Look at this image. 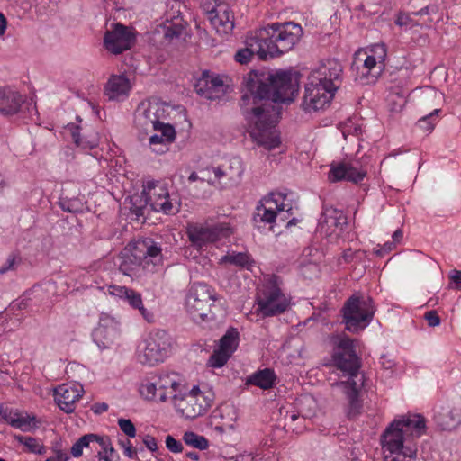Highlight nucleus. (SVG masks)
<instances>
[{"instance_id": "obj_1", "label": "nucleus", "mask_w": 461, "mask_h": 461, "mask_svg": "<svg viewBox=\"0 0 461 461\" xmlns=\"http://www.w3.org/2000/svg\"><path fill=\"white\" fill-rule=\"evenodd\" d=\"M295 74L276 71L267 75L250 73L240 98V108L249 122V133L260 147L271 150L281 143L275 125L281 103H290L298 92Z\"/></svg>"}, {"instance_id": "obj_2", "label": "nucleus", "mask_w": 461, "mask_h": 461, "mask_svg": "<svg viewBox=\"0 0 461 461\" xmlns=\"http://www.w3.org/2000/svg\"><path fill=\"white\" fill-rule=\"evenodd\" d=\"M425 431L426 420L420 414L393 420L381 437L384 461H413L418 451L416 440Z\"/></svg>"}, {"instance_id": "obj_3", "label": "nucleus", "mask_w": 461, "mask_h": 461, "mask_svg": "<svg viewBox=\"0 0 461 461\" xmlns=\"http://www.w3.org/2000/svg\"><path fill=\"white\" fill-rule=\"evenodd\" d=\"M331 340L333 366L347 377V380L342 381L340 384L344 386L348 400V415L355 417L362 407L358 393L364 384V375L359 373L360 359L355 348L357 341L346 334L333 336Z\"/></svg>"}, {"instance_id": "obj_4", "label": "nucleus", "mask_w": 461, "mask_h": 461, "mask_svg": "<svg viewBox=\"0 0 461 461\" xmlns=\"http://www.w3.org/2000/svg\"><path fill=\"white\" fill-rule=\"evenodd\" d=\"M120 271L131 277L140 276L142 271L154 272L163 262L162 249L150 239L138 240L121 254Z\"/></svg>"}, {"instance_id": "obj_5", "label": "nucleus", "mask_w": 461, "mask_h": 461, "mask_svg": "<svg viewBox=\"0 0 461 461\" xmlns=\"http://www.w3.org/2000/svg\"><path fill=\"white\" fill-rule=\"evenodd\" d=\"M269 58L283 54L296 44L303 35L302 27L295 23H272L257 31Z\"/></svg>"}, {"instance_id": "obj_6", "label": "nucleus", "mask_w": 461, "mask_h": 461, "mask_svg": "<svg viewBox=\"0 0 461 461\" xmlns=\"http://www.w3.org/2000/svg\"><path fill=\"white\" fill-rule=\"evenodd\" d=\"M386 54V47L383 43L357 51L351 66L356 70V80L363 85L375 83L384 68Z\"/></svg>"}, {"instance_id": "obj_7", "label": "nucleus", "mask_w": 461, "mask_h": 461, "mask_svg": "<svg viewBox=\"0 0 461 461\" xmlns=\"http://www.w3.org/2000/svg\"><path fill=\"white\" fill-rule=\"evenodd\" d=\"M341 312L346 330L357 332L372 321L375 306L371 297L354 294L345 302Z\"/></svg>"}, {"instance_id": "obj_8", "label": "nucleus", "mask_w": 461, "mask_h": 461, "mask_svg": "<svg viewBox=\"0 0 461 461\" xmlns=\"http://www.w3.org/2000/svg\"><path fill=\"white\" fill-rule=\"evenodd\" d=\"M216 300L217 294L211 286L203 283L194 284L186 296V310L195 322L207 321L212 319L211 307Z\"/></svg>"}, {"instance_id": "obj_9", "label": "nucleus", "mask_w": 461, "mask_h": 461, "mask_svg": "<svg viewBox=\"0 0 461 461\" xmlns=\"http://www.w3.org/2000/svg\"><path fill=\"white\" fill-rule=\"evenodd\" d=\"M277 279L273 276L258 294L257 312L264 318L279 315L289 307L290 301L279 288Z\"/></svg>"}, {"instance_id": "obj_10", "label": "nucleus", "mask_w": 461, "mask_h": 461, "mask_svg": "<svg viewBox=\"0 0 461 461\" xmlns=\"http://www.w3.org/2000/svg\"><path fill=\"white\" fill-rule=\"evenodd\" d=\"M213 400L214 393L212 390L195 385L185 395L176 398L174 404L184 417L193 420L205 414Z\"/></svg>"}, {"instance_id": "obj_11", "label": "nucleus", "mask_w": 461, "mask_h": 461, "mask_svg": "<svg viewBox=\"0 0 461 461\" xmlns=\"http://www.w3.org/2000/svg\"><path fill=\"white\" fill-rule=\"evenodd\" d=\"M171 338L164 330H156L149 333L145 346L138 353V360L143 365L154 366L162 362L169 354Z\"/></svg>"}, {"instance_id": "obj_12", "label": "nucleus", "mask_w": 461, "mask_h": 461, "mask_svg": "<svg viewBox=\"0 0 461 461\" xmlns=\"http://www.w3.org/2000/svg\"><path fill=\"white\" fill-rule=\"evenodd\" d=\"M166 119V106L158 100L153 99L140 103L134 113L135 127L143 131L146 135L151 133L153 130L158 129Z\"/></svg>"}, {"instance_id": "obj_13", "label": "nucleus", "mask_w": 461, "mask_h": 461, "mask_svg": "<svg viewBox=\"0 0 461 461\" xmlns=\"http://www.w3.org/2000/svg\"><path fill=\"white\" fill-rule=\"evenodd\" d=\"M186 234L191 245L197 249H202L209 243L229 237L231 230L227 223H217L212 226L193 224L187 227Z\"/></svg>"}, {"instance_id": "obj_14", "label": "nucleus", "mask_w": 461, "mask_h": 461, "mask_svg": "<svg viewBox=\"0 0 461 461\" xmlns=\"http://www.w3.org/2000/svg\"><path fill=\"white\" fill-rule=\"evenodd\" d=\"M214 179L208 178L211 185L218 182L222 186H233L238 185L244 173V165L240 157H232L224 160L220 166L212 167Z\"/></svg>"}, {"instance_id": "obj_15", "label": "nucleus", "mask_w": 461, "mask_h": 461, "mask_svg": "<svg viewBox=\"0 0 461 461\" xmlns=\"http://www.w3.org/2000/svg\"><path fill=\"white\" fill-rule=\"evenodd\" d=\"M285 195L281 193H271L270 195L264 199V202L258 205L256 212L253 216V221L258 228H261V224H269V230L275 231L274 223L278 216L276 210L285 209Z\"/></svg>"}, {"instance_id": "obj_16", "label": "nucleus", "mask_w": 461, "mask_h": 461, "mask_svg": "<svg viewBox=\"0 0 461 461\" xmlns=\"http://www.w3.org/2000/svg\"><path fill=\"white\" fill-rule=\"evenodd\" d=\"M240 342V333L235 328H229L219 340L218 348L208 359V365L214 368L222 367L236 351Z\"/></svg>"}, {"instance_id": "obj_17", "label": "nucleus", "mask_w": 461, "mask_h": 461, "mask_svg": "<svg viewBox=\"0 0 461 461\" xmlns=\"http://www.w3.org/2000/svg\"><path fill=\"white\" fill-rule=\"evenodd\" d=\"M135 42V34L127 26L115 23L112 30L105 32L104 44L113 54H121L130 50Z\"/></svg>"}, {"instance_id": "obj_18", "label": "nucleus", "mask_w": 461, "mask_h": 461, "mask_svg": "<svg viewBox=\"0 0 461 461\" xmlns=\"http://www.w3.org/2000/svg\"><path fill=\"white\" fill-rule=\"evenodd\" d=\"M335 92L322 83L313 82L312 77H309V82L305 86L303 96L304 109L308 111L323 109L330 103Z\"/></svg>"}, {"instance_id": "obj_19", "label": "nucleus", "mask_w": 461, "mask_h": 461, "mask_svg": "<svg viewBox=\"0 0 461 461\" xmlns=\"http://www.w3.org/2000/svg\"><path fill=\"white\" fill-rule=\"evenodd\" d=\"M366 173L356 160L341 161L330 165L328 178L330 182L345 180L358 184L365 178Z\"/></svg>"}, {"instance_id": "obj_20", "label": "nucleus", "mask_w": 461, "mask_h": 461, "mask_svg": "<svg viewBox=\"0 0 461 461\" xmlns=\"http://www.w3.org/2000/svg\"><path fill=\"white\" fill-rule=\"evenodd\" d=\"M341 64L336 59H328L312 71L310 77L313 82L318 81L337 91L341 83Z\"/></svg>"}, {"instance_id": "obj_21", "label": "nucleus", "mask_w": 461, "mask_h": 461, "mask_svg": "<svg viewBox=\"0 0 461 461\" xmlns=\"http://www.w3.org/2000/svg\"><path fill=\"white\" fill-rule=\"evenodd\" d=\"M346 224L347 217L342 211L333 207L325 208L319 221L318 230L325 237H339Z\"/></svg>"}, {"instance_id": "obj_22", "label": "nucleus", "mask_w": 461, "mask_h": 461, "mask_svg": "<svg viewBox=\"0 0 461 461\" xmlns=\"http://www.w3.org/2000/svg\"><path fill=\"white\" fill-rule=\"evenodd\" d=\"M107 293L112 296L125 300L133 309H138L143 319L149 323L154 322L155 316L152 312L144 307L140 293L126 286L116 285H109Z\"/></svg>"}, {"instance_id": "obj_23", "label": "nucleus", "mask_w": 461, "mask_h": 461, "mask_svg": "<svg viewBox=\"0 0 461 461\" xmlns=\"http://www.w3.org/2000/svg\"><path fill=\"white\" fill-rule=\"evenodd\" d=\"M119 323L113 319L104 317L93 332L94 341L101 348H109L120 337Z\"/></svg>"}, {"instance_id": "obj_24", "label": "nucleus", "mask_w": 461, "mask_h": 461, "mask_svg": "<svg viewBox=\"0 0 461 461\" xmlns=\"http://www.w3.org/2000/svg\"><path fill=\"white\" fill-rule=\"evenodd\" d=\"M207 3H203V8L207 12L208 20L217 33L221 35L229 34L234 28V17L228 5H219L218 8L206 7Z\"/></svg>"}, {"instance_id": "obj_25", "label": "nucleus", "mask_w": 461, "mask_h": 461, "mask_svg": "<svg viewBox=\"0 0 461 461\" xmlns=\"http://www.w3.org/2000/svg\"><path fill=\"white\" fill-rule=\"evenodd\" d=\"M83 393L82 385L77 384H63L55 389V402L65 412L70 413L75 409V402L80 399Z\"/></svg>"}, {"instance_id": "obj_26", "label": "nucleus", "mask_w": 461, "mask_h": 461, "mask_svg": "<svg viewBox=\"0 0 461 461\" xmlns=\"http://www.w3.org/2000/svg\"><path fill=\"white\" fill-rule=\"evenodd\" d=\"M245 45V48L239 50L235 54V60L240 64H247L255 54L260 59H267L269 58L262 41H259L257 31L248 34Z\"/></svg>"}, {"instance_id": "obj_27", "label": "nucleus", "mask_w": 461, "mask_h": 461, "mask_svg": "<svg viewBox=\"0 0 461 461\" xmlns=\"http://www.w3.org/2000/svg\"><path fill=\"white\" fill-rule=\"evenodd\" d=\"M158 399L160 402H166L172 398L174 402L179 396L176 393L181 391L182 380L176 373H162L158 380Z\"/></svg>"}, {"instance_id": "obj_28", "label": "nucleus", "mask_w": 461, "mask_h": 461, "mask_svg": "<svg viewBox=\"0 0 461 461\" xmlns=\"http://www.w3.org/2000/svg\"><path fill=\"white\" fill-rule=\"evenodd\" d=\"M167 194H169L168 191L163 185H160L158 182L149 181L144 185L141 196L140 197V202L143 199L145 204L137 206L134 203L133 206L131 207V211L137 216H143L148 204L150 206L155 200L160 199L163 196H167Z\"/></svg>"}, {"instance_id": "obj_29", "label": "nucleus", "mask_w": 461, "mask_h": 461, "mask_svg": "<svg viewBox=\"0 0 461 461\" xmlns=\"http://www.w3.org/2000/svg\"><path fill=\"white\" fill-rule=\"evenodd\" d=\"M24 97L11 87H0V114L12 116L19 113Z\"/></svg>"}, {"instance_id": "obj_30", "label": "nucleus", "mask_w": 461, "mask_h": 461, "mask_svg": "<svg viewBox=\"0 0 461 461\" xmlns=\"http://www.w3.org/2000/svg\"><path fill=\"white\" fill-rule=\"evenodd\" d=\"M131 83L124 76H112L105 86V95L109 100H121L128 96Z\"/></svg>"}, {"instance_id": "obj_31", "label": "nucleus", "mask_w": 461, "mask_h": 461, "mask_svg": "<svg viewBox=\"0 0 461 461\" xmlns=\"http://www.w3.org/2000/svg\"><path fill=\"white\" fill-rule=\"evenodd\" d=\"M153 131H159L160 134H153L149 137V144L153 146L156 153H164L167 149L166 145L171 143L176 137V131L172 125L166 124L158 127Z\"/></svg>"}, {"instance_id": "obj_32", "label": "nucleus", "mask_w": 461, "mask_h": 461, "mask_svg": "<svg viewBox=\"0 0 461 461\" xmlns=\"http://www.w3.org/2000/svg\"><path fill=\"white\" fill-rule=\"evenodd\" d=\"M435 420L443 430H451L461 425V417L455 405L450 409H442L435 415Z\"/></svg>"}, {"instance_id": "obj_33", "label": "nucleus", "mask_w": 461, "mask_h": 461, "mask_svg": "<svg viewBox=\"0 0 461 461\" xmlns=\"http://www.w3.org/2000/svg\"><path fill=\"white\" fill-rule=\"evenodd\" d=\"M276 376L270 368L258 370L247 378V384L258 386L263 390H267L275 385Z\"/></svg>"}, {"instance_id": "obj_34", "label": "nucleus", "mask_w": 461, "mask_h": 461, "mask_svg": "<svg viewBox=\"0 0 461 461\" xmlns=\"http://www.w3.org/2000/svg\"><path fill=\"white\" fill-rule=\"evenodd\" d=\"M67 131L70 132L71 138L77 147L82 149H92L98 145L97 133L81 136L79 127L74 124H68Z\"/></svg>"}, {"instance_id": "obj_35", "label": "nucleus", "mask_w": 461, "mask_h": 461, "mask_svg": "<svg viewBox=\"0 0 461 461\" xmlns=\"http://www.w3.org/2000/svg\"><path fill=\"white\" fill-rule=\"evenodd\" d=\"M409 90L401 86L391 87L387 95V104L393 113H400L407 103Z\"/></svg>"}, {"instance_id": "obj_36", "label": "nucleus", "mask_w": 461, "mask_h": 461, "mask_svg": "<svg viewBox=\"0 0 461 461\" xmlns=\"http://www.w3.org/2000/svg\"><path fill=\"white\" fill-rule=\"evenodd\" d=\"M214 86L221 87V79L219 77H211L208 72H203L202 77L195 84V90L201 96L212 97L209 90Z\"/></svg>"}, {"instance_id": "obj_37", "label": "nucleus", "mask_w": 461, "mask_h": 461, "mask_svg": "<svg viewBox=\"0 0 461 461\" xmlns=\"http://www.w3.org/2000/svg\"><path fill=\"white\" fill-rule=\"evenodd\" d=\"M150 208L155 212H162L165 214H175L179 211V204L176 202H173L169 194H167V196L155 200L151 203Z\"/></svg>"}, {"instance_id": "obj_38", "label": "nucleus", "mask_w": 461, "mask_h": 461, "mask_svg": "<svg viewBox=\"0 0 461 461\" xmlns=\"http://www.w3.org/2000/svg\"><path fill=\"white\" fill-rule=\"evenodd\" d=\"M253 261L247 253L229 252L221 258V263H229L241 267H249Z\"/></svg>"}, {"instance_id": "obj_39", "label": "nucleus", "mask_w": 461, "mask_h": 461, "mask_svg": "<svg viewBox=\"0 0 461 461\" xmlns=\"http://www.w3.org/2000/svg\"><path fill=\"white\" fill-rule=\"evenodd\" d=\"M184 442L193 447L200 450H204L208 447V440L201 435H198L193 431H186L183 436Z\"/></svg>"}, {"instance_id": "obj_40", "label": "nucleus", "mask_w": 461, "mask_h": 461, "mask_svg": "<svg viewBox=\"0 0 461 461\" xmlns=\"http://www.w3.org/2000/svg\"><path fill=\"white\" fill-rule=\"evenodd\" d=\"M298 405H299V411H298V413H293L290 416L291 420L295 421L297 419H299L300 416L303 419H310L313 415V411H312L310 409L306 411L303 408L304 405L309 406V407H311L312 405H313V406L315 405V402L312 398L307 397V396L303 397L299 400Z\"/></svg>"}, {"instance_id": "obj_41", "label": "nucleus", "mask_w": 461, "mask_h": 461, "mask_svg": "<svg viewBox=\"0 0 461 461\" xmlns=\"http://www.w3.org/2000/svg\"><path fill=\"white\" fill-rule=\"evenodd\" d=\"M15 438L18 442L24 445L30 452L40 455L44 453V447L37 438L27 436H16Z\"/></svg>"}, {"instance_id": "obj_42", "label": "nucleus", "mask_w": 461, "mask_h": 461, "mask_svg": "<svg viewBox=\"0 0 461 461\" xmlns=\"http://www.w3.org/2000/svg\"><path fill=\"white\" fill-rule=\"evenodd\" d=\"M93 439H95V434H86L81 437L71 447V455L75 457L82 456L83 448L89 447Z\"/></svg>"}, {"instance_id": "obj_43", "label": "nucleus", "mask_w": 461, "mask_h": 461, "mask_svg": "<svg viewBox=\"0 0 461 461\" xmlns=\"http://www.w3.org/2000/svg\"><path fill=\"white\" fill-rule=\"evenodd\" d=\"M140 393L147 400L157 399L158 394V382L147 381L141 384L140 387Z\"/></svg>"}, {"instance_id": "obj_44", "label": "nucleus", "mask_w": 461, "mask_h": 461, "mask_svg": "<svg viewBox=\"0 0 461 461\" xmlns=\"http://www.w3.org/2000/svg\"><path fill=\"white\" fill-rule=\"evenodd\" d=\"M439 111L440 109H434L429 114L420 118L417 122L418 127L425 131L430 132L435 126V123L433 122L434 117L438 115Z\"/></svg>"}, {"instance_id": "obj_45", "label": "nucleus", "mask_w": 461, "mask_h": 461, "mask_svg": "<svg viewBox=\"0 0 461 461\" xmlns=\"http://www.w3.org/2000/svg\"><path fill=\"white\" fill-rule=\"evenodd\" d=\"M92 444H97L101 447L102 455L110 453L111 455L115 454V450L112 446V442L109 437L107 436H97L95 435V439H93Z\"/></svg>"}, {"instance_id": "obj_46", "label": "nucleus", "mask_w": 461, "mask_h": 461, "mask_svg": "<svg viewBox=\"0 0 461 461\" xmlns=\"http://www.w3.org/2000/svg\"><path fill=\"white\" fill-rule=\"evenodd\" d=\"M395 24L400 27L413 28L418 26L419 23L413 20L411 14L400 12L397 14Z\"/></svg>"}, {"instance_id": "obj_47", "label": "nucleus", "mask_w": 461, "mask_h": 461, "mask_svg": "<svg viewBox=\"0 0 461 461\" xmlns=\"http://www.w3.org/2000/svg\"><path fill=\"white\" fill-rule=\"evenodd\" d=\"M118 426L129 438H134L136 436V428L131 420L121 418L118 420Z\"/></svg>"}, {"instance_id": "obj_48", "label": "nucleus", "mask_w": 461, "mask_h": 461, "mask_svg": "<svg viewBox=\"0 0 461 461\" xmlns=\"http://www.w3.org/2000/svg\"><path fill=\"white\" fill-rule=\"evenodd\" d=\"M31 426V420L28 416L16 414L14 420H12V427L26 430Z\"/></svg>"}, {"instance_id": "obj_49", "label": "nucleus", "mask_w": 461, "mask_h": 461, "mask_svg": "<svg viewBox=\"0 0 461 461\" xmlns=\"http://www.w3.org/2000/svg\"><path fill=\"white\" fill-rule=\"evenodd\" d=\"M166 447L173 453H180L183 450V446L180 441L176 440L174 437L168 435L166 437Z\"/></svg>"}, {"instance_id": "obj_50", "label": "nucleus", "mask_w": 461, "mask_h": 461, "mask_svg": "<svg viewBox=\"0 0 461 461\" xmlns=\"http://www.w3.org/2000/svg\"><path fill=\"white\" fill-rule=\"evenodd\" d=\"M424 319L427 321L429 327H437L440 324V318L435 310L427 312L424 314Z\"/></svg>"}, {"instance_id": "obj_51", "label": "nucleus", "mask_w": 461, "mask_h": 461, "mask_svg": "<svg viewBox=\"0 0 461 461\" xmlns=\"http://www.w3.org/2000/svg\"><path fill=\"white\" fill-rule=\"evenodd\" d=\"M142 441L144 443V445L146 446V447L148 449H149L151 452H155L158 450V444H157V440L154 437L152 436H149V435H145L142 438Z\"/></svg>"}, {"instance_id": "obj_52", "label": "nucleus", "mask_w": 461, "mask_h": 461, "mask_svg": "<svg viewBox=\"0 0 461 461\" xmlns=\"http://www.w3.org/2000/svg\"><path fill=\"white\" fill-rule=\"evenodd\" d=\"M209 93L212 94V97H206L209 100H216L220 99L225 93L223 81L221 80V87L214 86L212 87V90H209Z\"/></svg>"}, {"instance_id": "obj_53", "label": "nucleus", "mask_w": 461, "mask_h": 461, "mask_svg": "<svg viewBox=\"0 0 461 461\" xmlns=\"http://www.w3.org/2000/svg\"><path fill=\"white\" fill-rule=\"evenodd\" d=\"M15 262V258L13 256H9L8 258L6 259V262L0 267V274L3 275L7 271L14 269Z\"/></svg>"}, {"instance_id": "obj_54", "label": "nucleus", "mask_w": 461, "mask_h": 461, "mask_svg": "<svg viewBox=\"0 0 461 461\" xmlns=\"http://www.w3.org/2000/svg\"><path fill=\"white\" fill-rule=\"evenodd\" d=\"M377 247H379V248L374 249V252L377 256L383 257L384 255L389 253L393 249L394 245L393 242H388V243H385L383 247H380L379 245Z\"/></svg>"}, {"instance_id": "obj_55", "label": "nucleus", "mask_w": 461, "mask_h": 461, "mask_svg": "<svg viewBox=\"0 0 461 461\" xmlns=\"http://www.w3.org/2000/svg\"><path fill=\"white\" fill-rule=\"evenodd\" d=\"M438 12V8L436 5H427L423 8H421L420 11L412 13L415 16H421V15H429L431 14H436Z\"/></svg>"}, {"instance_id": "obj_56", "label": "nucleus", "mask_w": 461, "mask_h": 461, "mask_svg": "<svg viewBox=\"0 0 461 461\" xmlns=\"http://www.w3.org/2000/svg\"><path fill=\"white\" fill-rule=\"evenodd\" d=\"M17 412H13L9 411L8 409H1L0 410V415L1 417L12 426V420H14L16 417Z\"/></svg>"}, {"instance_id": "obj_57", "label": "nucleus", "mask_w": 461, "mask_h": 461, "mask_svg": "<svg viewBox=\"0 0 461 461\" xmlns=\"http://www.w3.org/2000/svg\"><path fill=\"white\" fill-rule=\"evenodd\" d=\"M292 210V207L285 203V209L282 211L276 210V212L278 216L276 217V220L281 221H285L288 219V215L290 214V211Z\"/></svg>"}, {"instance_id": "obj_58", "label": "nucleus", "mask_w": 461, "mask_h": 461, "mask_svg": "<svg viewBox=\"0 0 461 461\" xmlns=\"http://www.w3.org/2000/svg\"><path fill=\"white\" fill-rule=\"evenodd\" d=\"M124 455L129 458H137V449L132 447L131 443H128L127 447L123 449Z\"/></svg>"}, {"instance_id": "obj_59", "label": "nucleus", "mask_w": 461, "mask_h": 461, "mask_svg": "<svg viewBox=\"0 0 461 461\" xmlns=\"http://www.w3.org/2000/svg\"><path fill=\"white\" fill-rule=\"evenodd\" d=\"M450 279L456 284V287L461 286V271L454 270L450 275Z\"/></svg>"}, {"instance_id": "obj_60", "label": "nucleus", "mask_w": 461, "mask_h": 461, "mask_svg": "<svg viewBox=\"0 0 461 461\" xmlns=\"http://www.w3.org/2000/svg\"><path fill=\"white\" fill-rule=\"evenodd\" d=\"M92 410L94 412L100 414L105 412L108 410V404L105 402L95 403L94 404Z\"/></svg>"}, {"instance_id": "obj_61", "label": "nucleus", "mask_w": 461, "mask_h": 461, "mask_svg": "<svg viewBox=\"0 0 461 461\" xmlns=\"http://www.w3.org/2000/svg\"><path fill=\"white\" fill-rule=\"evenodd\" d=\"M357 252L352 251L351 249H346L342 254V259L345 263L351 262L353 260V258Z\"/></svg>"}, {"instance_id": "obj_62", "label": "nucleus", "mask_w": 461, "mask_h": 461, "mask_svg": "<svg viewBox=\"0 0 461 461\" xmlns=\"http://www.w3.org/2000/svg\"><path fill=\"white\" fill-rule=\"evenodd\" d=\"M98 456L100 460L103 461H119V457L115 456V455H111L110 453L102 455V451H98Z\"/></svg>"}, {"instance_id": "obj_63", "label": "nucleus", "mask_w": 461, "mask_h": 461, "mask_svg": "<svg viewBox=\"0 0 461 461\" xmlns=\"http://www.w3.org/2000/svg\"><path fill=\"white\" fill-rule=\"evenodd\" d=\"M381 365L384 369H391L394 366V363L393 360H390L384 356L381 358Z\"/></svg>"}, {"instance_id": "obj_64", "label": "nucleus", "mask_w": 461, "mask_h": 461, "mask_svg": "<svg viewBox=\"0 0 461 461\" xmlns=\"http://www.w3.org/2000/svg\"><path fill=\"white\" fill-rule=\"evenodd\" d=\"M55 458L57 459V461H68L70 457L68 453H64L62 451H57L56 455H55Z\"/></svg>"}]
</instances>
